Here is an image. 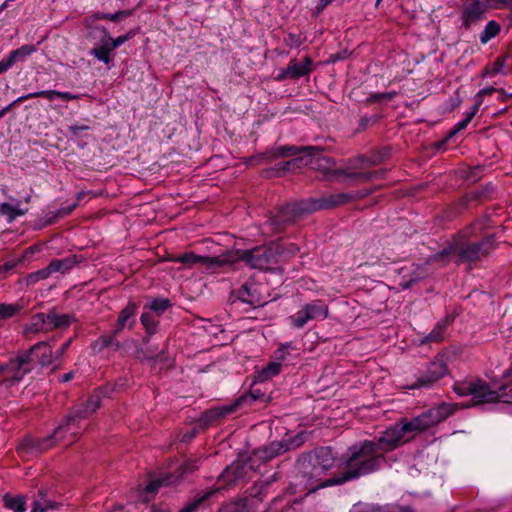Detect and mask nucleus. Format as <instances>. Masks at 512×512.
I'll use <instances>...</instances> for the list:
<instances>
[{
	"label": "nucleus",
	"mask_w": 512,
	"mask_h": 512,
	"mask_svg": "<svg viewBox=\"0 0 512 512\" xmlns=\"http://www.w3.org/2000/svg\"><path fill=\"white\" fill-rule=\"evenodd\" d=\"M5 507L12 510L13 512H25V500L23 497H11L6 495L4 497Z\"/></svg>",
	"instance_id": "obj_31"
},
{
	"label": "nucleus",
	"mask_w": 512,
	"mask_h": 512,
	"mask_svg": "<svg viewBox=\"0 0 512 512\" xmlns=\"http://www.w3.org/2000/svg\"><path fill=\"white\" fill-rule=\"evenodd\" d=\"M141 323L145 327L146 331L150 334L155 333L158 321L149 312H144L141 315Z\"/></svg>",
	"instance_id": "obj_34"
},
{
	"label": "nucleus",
	"mask_w": 512,
	"mask_h": 512,
	"mask_svg": "<svg viewBox=\"0 0 512 512\" xmlns=\"http://www.w3.org/2000/svg\"><path fill=\"white\" fill-rule=\"evenodd\" d=\"M496 91L495 88L493 87H489V88H484V89H481L475 96V104L473 106H477V110H479L482 102H483V98L486 96V95H491L492 93H494Z\"/></svg>",
	"instance_id": "obj_42"
},
{
	"label": "nucleus",
	"mask_w": 512,
	"mask_h": 512,
	"mask_svg": "<svg viewBox=\"0 0 512 512\" xmlns=\"http://www.w3.org/2000/svg\"><path fill=\"white\" fill-rule=\"evenodd\" d=\"M290 449V446L285 441H274L269 444V446L264 447L257 451L260 454V458L264 460H269L274 458L281 453L286 452Z\"/></svg>",
	"instance_id": "obj_22"
},
{
	"label": "nucleus",
	"mask_w": 512,
	"mask_h": 512,
	"mask_svg": "<svg viewBox=\"0 0 512 512\" xmlns=\"http://www.w3.org/2000/svg\"><path fill=\"white\" fill-rule=\"evenodd\" d=\"M72 378H73V372H69V373H66V374L62 375V377H61V381H62V382H68V381H70Z\"/></svg>",
	"instance_id": "obj_52"
},
{
	"label": "nucleus",
	"mask_w": 512,
	"mask_h": 512,
	"mask_svg": "<svg viewBox=\"0 0 512 512\" xmlns=\"http://www.w3.org/2000/svg\"><path fill=\"white\" fill-rule=\"evenodd\" d=\"M137 312V305L134 302H129L125 308H123L118 316L117 323L113 330V334H118L125 327H132V324L135 322V315Z\"/></svg>",
	"instance_id": "obj_18"
},
{
	"label": "nucleus",
	"mask_w": 512,
	"mask_h": 512,
	"mask_svg": "<svg viewBox=\"0 0 512 512\" xmlns=\"http://www.w3.org/2000/svg\"><path fill=\"white\" fill-rule=\"evenodd\" d=\"M477 106H473L471 110L466 114V117L456 125V130H462L470 123L473 117L477 114Z\"/></svg>",
	"instance_id": "obj_41"
},
{
	"label": "nucleus",
	"mask_w": 512,
	"mask_h": 512,
	"mask_svg": "<svg viewBox=\"0 0 512 512\" xmlns=\"http://www.w3.org/2000/svg\"><path fill=\"white\" fill-rule=\"evenodd\" d=\"M174 483H175V480L172 479L171 477H167L165 479H156V480L151 481L146 486V491L153 493V492L157 491L159 489V487H161L163 485H171Z\"/></svg>",
	"instance_id": "obj_38"
},
{
	"label": "nucleus",
	"mask_w": 512,
	"mask_h": 512,
	"mask_svg": "<svg viewBox=\"0 0 512 512\" xmlns=\"http://www.w3.org/2000/svg\"><path fill=\"white\" fill-rule=\"evenodd\" d=\"M25 353H31V360L35 355L42 366L50 365L54 359L51 346L45 342L35 344L29 351H26Z\"/></svg>",
	"instance_id": "obj_19"
},
{
	"label": "nucleus",
	"mask_w": 512,
	"mask_h": 512,
	"mask_svg": "<svg viewBox=\"0 0 512 512\" xmlns=\"http://www.w3.org/2000/svg\"><path fill=\"white\" fill-rule=\"evenodd\" d=\"M38 97H43L49 101H52L55 98H60L64 101H70L80 98V95L71 94L70 92H61L57 90H42L38 92L29 93L27 95H23L17 98L16 102H23L25 100Z\"/></svg>",
	"instance_id": "obj_17"
},
{
	"label": "nucleus",
	"mask_w": 512,
	"mask_h": 512,
	"mask_svg": "<svg viewBox=\"0 0 512 512\" xmlns=\"http://www.w3.org/2000/svg\"><path fill=\"white\" fill-rule=\"evenodd\" d=\"M224 257L229 258L231 261L228 264H233L237 261L245 262L253 269L269 270L278 261L276 250L269 246H258L252 249H238L227 254Z\"/></svg>",
	"instance_id": "obj_4"
},
{
	"label": "nucleus",
	"mask_w": 512,
	"mask_h": 512,
	"mask_svg": "<svg viewBox=\"0 0 512 512\" xmlns=\"http://www.w3.org/2000/svg\"><path fill=\"white\" fill-rule=\"evenodd\" d=\"M367 194L368 193H366V195ZM364 196H365V194H361V195L357 194L354 196V195L348 194V193H338V194L323 196L318 200L317 208L328 209V208L337 207V206H340V205L350 202L354 198H362Z\"/></svg>",
	"instance_id": "obj_16"
},
{
	"label": "nucleus",
	"mask_w": 512,
	"mask_h": 512,
	"mask_svg": "<svg viewBox=\"0 0 512 512\" xmlns=\"http://www.w3.org/2000/svg\"><path fill=\"white\" fill-rule=\"evenodd\" d=\"M289 346H282L280 347L279 349L276 350L275 354H276V358L278 360H284L285 357H286V349L288 348Z\"/></svg>",
	"instance_id": "obj_48"
},
{
	"label": "nucleus",
	"mask_w": 512,
	"mask_h": 512,
	"mask_svg": "<svg viewBox=\"0 0 512 512\" xmlns=\"http://www.w3.org/2000/svg\"><path fill=\"white\" fill-rule=\"evenodd\" d=\"M343 459V463L338 465L342 469L340 476L332 477L322 486L339 485L373 473L380 469L385 461V456L378 451L374 440H364L350 446Z\"/></svg>",
	"instance_id": "obj_2"
},
{
	"label": "nucleus",
	"mask_w": 512,
	"mask_h": 512,
	"mask_svg": "<svg viewBox=\"0 0 512 512\" xmlns=\"http://www.w3.org/2000/svg\"><path fill=\"white\" fill-rule=\"evenodd\" d=\"M115 334L111 335V336H102L100 338V341H101V346L102 347H108L110 346L112 343H113V337H114Z\"/></svg>",
	"instance_id": "obj_47"
},
{
	"label": "nucleus",
	"mask_w": 512,
	"mask_h": 512,
	"mask_svg": "<svg viewBox=\"0 0 512 512\" xmlns=\"http://www.w3.org/2000/svg\"><path fill=\"white\" fill-rule=\"evenodd\" d=\"M48 277H50V274H49V271H48L47 267H45V268L40 269V270H38L36 272L30 273L26 277V282H27L28 285H34L37 282H39L40 280L47 279Z\"/></svg>",
	"instance_id": "obj_35"
},
{
	"label": "nucleus",
	"mask_w": 512,
	"mask_h": 512,
	"mask_svg": "<svg viewBox=\"0 0 512 512\" xmlns=\"http://www.w3.org/2000/svg\"><path fill=\"white\" fill-rule=\"evenodd\" d=\"M285 41H286L287 45L293 46V47H298L301 44V40H300L299 36H297L296 34H293V33H289Z\"/></svg>",
	"instance_id": "obj_44"
},
{
	"label": "nucleus",
	"mask_w": 512,
	"mask_h": 512,
	"mask_svg": "<svg viewBox=\"0 0 512 512\" xmlns=\"http://www.w3.org/2000/svg\"><path fill=\"white\" fill-rule=\"evenodd\" d=\"M30 199H31V198H30V196L26 197V198H25V202H26V203H29V202H30Z\"/></svg>",
	"instance_id": "obj_59"
},
{
	"label": "nucleus",
	"mask_w": 512,
	"mask_h": 512,
	"mask_svg": "<svg viewBox=\"0 0 512 512\" xmlns=\"http://www.w3.org/2000/svg\"><path fill=\"white\" fill-rule=\"evenodd\" d=\"M238 298L244 302L254 306L262 304L261 299L251 292V288L247 285H243L238 291Z\"/></svg>",
	"instance_id": "obj_27"
},
{
	"label": "nucleus",
	"mask_w": 512,
	"mask_h": 512,
	"mask_svg": "<svg viewBox=\"0 0 512 512\" xmlns=\"http://www.w3.org/2000/svg\"><path fill=\"white\" fill-rule=\"evenodd\" d=\"M112 49L109 47L106 41L103 40V44L99 47H94L91 50V55L97 58L99 61L109 65L111 62L110 53Z\"/></svg>",
	"instance_id": "obj_26"
},
{
	"label": "nucleus",
	"mask_w": 512,
	"mask_h": 512,
	"mask_svg": "<svg viewBox=\"0 0 512 512\" xmlns=\"http://www.w3.org/2000/svg\"><path fill=\"white\" fill-rule=\"evenodd\" d=\"M486 73L488 75H496L499 73L506 74L507 70H505V57L497 58L491 68H486Z\"/></svg>",
	"instance_id": "obj_37"
},
{
	"label": "nucleus",
	"mask_w": 512,
	"mask_h": 512,
	"mask_svg": "<svg viewBox=\"0 0 512 512\" xmlns=\"http://www.w3.org/2000/svg\"><path fill=\"white\" fill-rule=\"evenodd\" d=\"M6 4L4 3L1 7H0V10H2L3 8H5Z\"/></svg>",
	"instance_id": "obj_60"
},
{
	"label": "nucleus",
	"mask_w": 512,
	"mask_h": 512,
	"mask_svg": "<svg viewBox=\"0 0 512 512\" xmlns=\"http://www.w3.org/2000/svg\"><path fill=\"white\" fill-rule=\"evenodd\" d=\"M281 371V364L279 362H271L258 374L259 381H267L272 377L278 375Z\"/></svg>",
	"instance_id": "obj_30"
},
{
	"label": "nucleus",
	"mask_w": 512,
	"mask_h": 512,
	"mask_svg": "<svg viewBox=\"0 0 512 512\" xmlns=\"http://www.w3.org/2000/svg\"><path fill=\"white\" fill-rule=\"evenodd\" d=\"M447 373V367L442 360L433 361L427 374L423 377H420L417 382L410 385L409 389H416L420 387H428L431 386L434 382L442 378Z\"/></svg>",
	"instance_id": "obj_15"
},
{
	"label": "nucleus",
	"mask_w": 512,
	"mask_h": 512,
	"mask_svg": "<svg viewBox=\"0 0 512 512\" xmlns=\"http://www.w3.org/2000/svg\"><path fill=\"white\" fill-rule=\"evenodd\" d=\"M13 266L10 265V264H5L3 266L0 267V269H2V273H1V276H4V274L9 271Z\"/></svg>",
	"instance_id": "obj_53"
},
{
	"label": "nucleus",
	"mask_w": 512,
	"mask_h": 512,
	"mask_svg": "<svg viewBox=\"0 0 512 512\" xmlns=\"http://www.w3.org/2000/svg\"><path fill=\"white\" fill-rule=\"evenodd\" d=\"M419 278H415V279H412L410 281H407V282H401V287L403 289H407L409 288L413 283L417 282Z\"/></svg>",
	"instance_id": "obj_51"
},
{
	"label": "nucleus",
	"mask_w": 512,
	"mask_h": 512,
	"mask_svg": "<svg viewBox=\"0 0 512 512\" xmlns=\"http://www.w3.org/2000/svg\"><path fill=\"white\" fill-rule=\"evenodd\" d=\"M454 391L460 396H471L474 405L496 403L500 399L498 391L493 390L481 379L457 383Z\"/></svg>",
	"instance_id": "obj_7"
},
{
	"label": "nucleus",
	"mask_w": 512,
	"mask_h": 512,
	"mask_svg": "<svg viewBox=\"0 0 512 512\" xmlns=\"http://www.w3.org/2000/svg\"><path fill=\"white\" fill-rule=\"evenodd\" d=\"M304 212V208L298 203L287 204L281 207L271 219L275 229H281L285 224L295 222Z\"/></svg>",
	"instance_id": "obj_13"
},
{
	"label": "nucleus",
	"mask_w": 512,
	"mask_h": 512,
	"mask_svg": "<svg viewBox=\"0 0 512 512\" xmlns=\"http://www.w3.org/2000/svg\"><path fill=\"white\" fill-rule=\"evenodd\" d=\"M27 211V208H20L19 204L13 206L9 203H2L0 205V215L6 216L9 222L14 221L19 216L25 215Z\"/></svg>",
	"instance_id": "obj_24"
},
{
	"label": "nucleus",
	"mask_w": 512,
	"mask_h": 512,
	"mask_svg": "<svg viewBox=\"0 0 512 512\" xmlns=\"http://www.w3.org/2000/svg\"><path fill=\"white\" fill-rule=\"evenodd\" d=\"M500 32V25L496 21H489L480 34V41L483 44L489 42Z\"/></svg>",
	"instance_id": "obj_28"
},
{
	"label": "nucleus",
	"mask_w": 512,
	"mask_h": 512,
	"mask_svg": "<svg viewBox=\"0 0 512 512\" xmlns=\"http://www.w3.org/2000/svg\"><path fill=\"white\" fill-rule=\"evenodd\" d=\"M328 312V306L323 301L316 300L305 304L298 312L290 316V322L293 327L299 329L309 321L327 318Z\"/></svg>",
	"instance_id": "obj_10"
},
{
	"label": "nucleus",
	"mask_w": 512,
	"mask_h": 512,
	"mask_svg": "<svg viewBox=\"0 0 512 512\" xmlns=\"http://www.w3.org/2000/svg\"><path fill=\"white\" fill-rule=\"evenodd\" d=\"M171 306V303L168 299L164 298H157L154 299L148 306V308L157 313L158 315H161L166 309H168Z\"/></svg>",
	"instance_id": "obj_33"
},
{
	"label": "nucleus",
	"mask_w": 512,
	"mask_h": 512,
	"mask_svg": "<svg viewBox=\"0 0 512 512\" xmlns=\"http://www.w3.org/2000/svg\"><path fill=\"white\" fill-rule=\"evenodd\" d=\"M312 71V60L305 57L303 61L298 62L295 59L290 60L287 66V73L290 78H300Z\"/></svg>",
	"instance_id": "obj_20"
},
{
	"label": "nucleus",
	"mask_w": 512,
	"mask_h": 512,
	"mask_svg": "<svg viewBox=\"0 0 512 512\" xmlns=\"http://www.w3.org/2000/svg\"><path fill=\"white\" fill-rule=\"evenodd\" d=\"M299 160H300V159H293V160H291V161H288V162L286 163V166H290L291 164H295V163H296L297 161H299Z\"/></svg>",
	"instance_id": "obj_57"
},
{
	"label": "nucleus",
	"mask_w": 512,
	"mask_h": 512,
	"mask_svg": "<svg viewBox=\"0 0 512 512\" xmlns=\"http://www.w3.org/2000/svg\"><path fill=\"white\" fill-rule=\"evenodd\" d=\"M101 405V396L98 392L92 394L85 406L82 409L74 411L69 415L64 424L58 426L52 437L36 439V438H25L18 446V452L24 453H41L48 450L53 446L52 438L57 440L63 439V434L69 433L71 436H76L79 430V422L89 415L94 413Z\"/></svg>",
	"instance_id": "obj_3"
},
{
	"label": "nucleus",
	"mask_w": 512,
	"mask_h": 512,
	"mask_svg": "<svg viewBox=\"0 0 512 512\" xmlns=\"http://www.w3.org/2000/svg\"><path fill=\"white\" fill-rule=\"evenodd\" d=\"M487 8L485 3L483 4L479 0L468 4L463 12L464 24L468 26L471 22L479 20L484 15Z\"/></svg>",
	"instance_id": "obj_21"
},
{
	"label": "nucleus",
	"mask_w": 512,
	"mask_h": 512,
	"mask_svg": "<svg viewBox=\"0 0 512 512\" xmlns=\"http://www.w3.org/2000/svg\"><path fill=\"white\" fill-rule=\"evenodd\" d=\"M33 369L31 353H22L0 365V385L11 387L20 382Z\"/></svg>",
	"instance_id": "obj_6"
},
{
	"label": "nucleus",
	"mask_w": 512,
	"mask_h": 512,
	"mask_svg": "<svg viewBox=\"0 0 512 512\" xmlns=\"http://www.w3.org/2000/svg\"><path fill=\"white\" fill-rule=\"evenodd\" d=\"M71 344V339H69L68 341H66L65 343L62 344V346L56 351L55 353V358H60L63 356V354L66 352V350L68 349V347L70 346Z\"/></svg>",
	"instance_id": "obj_46"
},
{
	"label": "nucleus",
	"mask_w": 512,
	"mask_h": 512,
	"mask_svg": "<svg viewBox=\"0 0 512 512\" xmlns=\"http://www.w3.org/2000/svg\"><path fill=\"white\" fill-rule=\"evenodd\" d=\"M507 19H508L510 25L512 26V5L509 7V14L507 16Z\"/></svg>",
	"instance_id": "obj_56"
},
{
	"label": "nucleus",
	"mask_w": 512,
	"mask_h": 512,
	"mask_svg": "<svg viewBox=\"0 0 512 512\" xmlns=\"http://www.w3.org/2000/svg\"><path fill=\"white\" fill-rule=\"evenodd\" d=\"M279 79H286V78H290L289 77V74L287 73V68L285 70H282L281 73L279 74L278 76Z\"/></svg>",
	"instance_id": "obj_54"
},
{
	"label": "nucleus",
	"mask_w": 512,
	"mask_h": 512,
	"mask_svg": "<svg viewBox=\"0 0 512 512\" xmlns=\"http://www.w3.org/2000/svg\"><path fill=\"white\" fill-rule=\"evenodd\" d=\"M511 96H512V94H511Z\"/></svg>",
	"instance_id": "obj_62"
},
{
	"label": "nucleus",
	"mask_w": 512,
	"mask_h": 512,
	"mask_svg": "<svg viewBox=\"0 0 512 512\" xmlns=\"http://www.w3.org/2000/svg\"><path fill=\"white\" fill-rule=\"evenodd\" d=\"M134 36H135V32L128 31L125 35L118 36L115 39L109 38L108 41H106V42L113 51L117 47L124 44L126 41L132 39Z\"/></svg>",
	"instance_id": "obj_36"
},
{
	"label": "nucleus",
	"mask_w": 512,
	"mask_h": 512,
	"mask_svg": "<svg viewBox=\"0 0 512 512\" xmlns=\"http://www.w3.org/2000/svg\"><path fill=\"white\" fill-rule=\"evenodd\" d=\"M132 15V11L131 10H123V11H118L114 14H108V13H102V12H98L96 14H93L92 16L89 17V19L93 22L95 20H110V21H113V22H117L123 18H127L129 16Z\"/></svg>",
	"instance_id": "obj_25"
},
{
	"label": "nucleus",
	"mask_w": 512,
	"mask_h": 512,
	"mask_svg": "<svg viewBox=\"0 0 512 512\" xmlns=\"http://www.w3.org/2000/svg\"><path fill=\"white\" fill-rule=\"evenodd\" d=\"M58 506V503L52 502L46 499L44 496H41L39 500L35 501L31 512H46L48 510H55L58 508Z\"/></svg>",
	"instance_id": "obj_32"
},
{
	"label": "nucleus",
	"mask_w": 512,
	"mask_h": 512,
	"mask_svg": "<svg viewBox=\"0 0 512 512\" xmlns=\"http://www.w3.org/2000/svg\"><path fill=\"white\" fill-rule=\"evenodd\" d=\"M18 102L13 101L10 105H8L7 107H5L4 109H2L0 111V118H2L15 104H17Z\"/></svg>",
	"instance_id": "obj_50"
},
{
	"label": "nucleus",
	"mask_w": 512,
	"mask_h": 512,
	"mask_svg": "<svg viewBox=\"0 0 512 512\" xmlns=\"http://www.w3.org/2000/svg\"><path fill=\"white\" fill-rule=\"evenodd\" d=\"M409 437L401 420L392 427L386 429L375 441L378 451L385 456V453L390 452L401 446L403 443L409 441Z\"/></svg>",
	"instance_id": "obj_9"
},
{
	"label": "nucleus",
	"mask_w": 512,
	"mask_h": 512,
	"mask_svg": "<svg viewBox=\"0 0 512 512\" xmlns=\"http://www.w3.org/2000/svg\"><path fill=\"white\" fill-rule=\"evenodd\" d=\"M443 335H444V326L437 325L434 328V330L431 331V333H429V335L427 336L426 339L428 342H438L443 339Z\"/></svg>",
	"instance_id": "obj_40"
},
{
	"label": "nucleus",
	"mask_w": 512,
	"mask_h": 512,
	"mask_svg": "<svg viewBox=\"0 0 512 512\" xmlns=\"http://www.w3.org/2000/svg\"><path fill=\"white\" fill-rule=\"evenodd\" d=\"M334 0H321L320 1V9H323L325 8L327 5H329L331 2H333Z\"/></svg>",
	"instance_id": "obj_55"
},
{
	"label": "nucleus",
	"mask_w": 512,
	"mask_h": 512,
	"mask_svg": "<svg viewBox=\"0 0 512 512\" xmlns=\"http://www.w3.org/2000/svg\"><path fill=\"white\" fill-rule=\"evenodd\" d=\"M210 495V493L208 494H205L204 496L200 497V498H197L196 500H194L192 503H190L189 505H187L185 508H183L182 510H180L179 512H195L196 509L198 508L199 504L204 501L205 499L208 498V496Z\"/></svg>",
	"instance_id": "obj_43"
},
{
	"label": "nucleus",
	"mask_w": 512,
	"mask_h": 512,
	"mask_svg": "<svg viewBox=\"0 0 512 512\" xmlns=\"http://www.w3.org/2000/svg\"><path fill=\"white\" fill-rule=\"evenodd\" d=\"M175 262H179L184 264L187 267H192L194 265H201L207 270L215 271L217 268H220L224 265H227V262L231 261L229 258L224 257V255L216 256V257H208V256H200L193 252L185 253L181 256H178L174 259Z\"/></svg>",
	"instance_id": "obj_11"
},
{
	"label": "nucleus",
	"mask_w": 512,
	"mask_h": 512,
	"mask_svg": "<svg viewBox=\"0 0 512 512\" xmlns=\"http://www.w3.org/2000/svg\"><path fill=\"white\" fill-rule=\"evenodd\" d=\"M71 267L72 261L70 259H54L49 263L47 269L51 275L55 272L65 273L69 271Z\"/></svg>",
	"instance_id": "obj_29"
},
{
	"label": "nucleus",
	"mask_w": 512,
	"mask_h": 512,
	"mask_svg": "<svg viewBox=\"0 0 512 512\" xmlns=\"http://www.w3.org/2000/svg\"><path fill=\"white\" fill-rule=\"evenodd\" d=\"M36 50L37 49L34 45H23L20 48L11 51L6 58L12 66L16 62L25 61V59L36 52Z\"/></svg>",
	"instance_id": "obj_23"
},
{
	"label": "nucleus",
	"mask_w": 512,
	"mask_h": 512,
	"mask_svg": "<svg viewBox=\"0 0 512 512\" xmlns=\"http://www.w3.org/2000/svg\"><path fill=\"white\" fill-rule=\"evenodd\" d=\"M382 0H376L375 7L378 8Z\"/></svg>",
	"instance_id": "obj_58"
},
{
	"label": "nucleus",
	"mask_w": 512,
	"mask_h": 512,
	"mask_svg": "<svg viewBox=\"0 0 512 512\" xmlns=\"http://www.w3.org/2000/svg\"><path fill=\"white\" fill-rule=\"evenodd\" d=\"M86 130H89V126L76 124L69 127V131L75 136H78L82 131Z\"/></svg>",
	"instance_id": "obj_45"
},
{
	"label": "nucleus",
	"mask_w": 512,
	"mask_h": 512,
	"mask_svg": "<svg viewBox=\"0 0 512 512\" xmlns=\"http://www.w3.org/2000/svg\"><path fill=\"white\" fill-rule=\"evenodd\" d=\"M73 318L68 314H58L56 312H49L47 314H38L35 317V325L42 324L41 329L51 331L57 328L68 327Z\"/></svg>",
	"instance_id": "obj_14"
},
{
	"label": "nucleus",
	"mask_w": 512,
	"mask_h": 512,
	"mask_svg": "<svg viewBox=\"0 0 512 512\" xmlns=\"http://www.w3.org/2000/svg\"><path fill=\"white\" fill-rule=\"evenodd\" d=\"M311 471L309 477L315 482L313 489L323 488L322 484L328 479L323 480V476L336 466V458L329 447H320L310 456ZM331 478H329L330 480Z\"/></svg>",
	"instance_id": "obj_8"
},
{
	"label": "nucleus",
	"mask_w": 512,
	"mask_h": 512,
	"mask_svg": "<svg viewBox=\"0 0 512 512\" xmlns=\"http://www.w3.org/2000/svg\"><path fill=\"white\" fill-rule=\"evenodd\" d=\"M11 67L10 62L7 58H4L0 61V74L4 73Z\"/></svg>",
	"instance_id": "obj_49"
},
{
	"label": "nucleus",
	"mask_w": 512,
	"mask_h": 512,
	"mask_svg": "<svg viewBox=\"0 0 512 512\" xmlns=\"http://www.w3.org/2000/svg\"><path fill=\"white\" fill-rule=\"evenodd\" d=\"M456 409L457 405L455 404L442 403L438 406L428 409L427 411L423 412L417 417H414L411 420L402 419L401 422L407 435L417 434L441 423L449 416H451Z\"/></svg>",
	"instance_id": "obj_5"
},
{
	"label": "nucleus",
	"mask_w": 512,
	"mask_h": 512,
	"mask_svg": "<svg viewBox=\"0 0 512 512\" xmlns=\"http://www.w3.org/2000/svg\"><path fill=\"white\" fill-rule=\"evenodd\" d=\"M301 151L309 152L311 156L307 164L311 165L316 171H319L323 176L330 181H341L350 184L366 183L374 178H377L378 172H356L351 167L347 168H335V162L332 158L314 154L317 151L316 147H296V146H279L274 147L266 152L265 157L269 161L276 160L278 158H284L288 156L296 155Z\"/></svg>",
	"instance_id": "obj_1"
},
{
	"label": "nucleus",
	"mask_w": 512,
	"mask_h": 512,
	"mask_svg": "<svg viewBox=\"0 0 512 512\" xmlns=\"http://www.w3.org/2000/svg\"><path fill=\"white\" fill-rule=\"evenodd\" d=\"M152 512H162V511H161V510H157V509H155V510H153Z\"/></svg>",
	"instance_id": "obj_61"
},
{
	"label": "nucleus",
	"mask_w": 512,
	"mask_h": 512,
	"mask_svg": "<svg viewBox=\"0 0 512 512\" xmlns=\"http://www.w3.org/2000/svg\"><path fill=\"white\" fill-rule=\"evenodd\" d=\"M493 249L491 240L465 244L457 249L459 259L463 262H474L486 256Z\"/></svg>",
	"instance_id": "obj_12"
},
{
	"label": "nucleus",
	"mask_w": 512,
	"mask_h": 512,
	"mask_svg": "<svg viewBox=\"0 0 512 512\" xmlns=\"http://www.w3.org/2000/svg\"><path fill=\"white\" fill-rule=\"evenodd\" d=\"M485 5L492 9H509L512 5V0H485Z\"/></svg>",
	"instance_id": "obj_39"
}]
</instances>
